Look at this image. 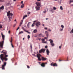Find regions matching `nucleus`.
I'll use <instances>...</instances> for the list:
<instances>
[{"label": "nucleus", "mask_w": 73, "mask_h": 73, "mask_svg": "<svg viewBox=\"0 0 73 73\" xmlns=\"http://www.w3.org/2000/svg\"><path fill=\"white\" fill-rule=\"evenodd\" d=\"M1 53H4L3 54H1L0 55V58L2 60V61H3V60H5V61H7L8 60V59L7 57L8 56L7 54V52L6 51H5V52L3 51V50L1 52Z\"/></svg>", "instance_id": "f257e3e1"}, {"label": "nucleus", "mask_w": 73, "mask_h": 73, "mask_svg": "<svg viewBox=\"0 0 73 73\" xmlns=\"http://www.w3.org/2000/svg\"><path fill=\"white\" fill-rule=\"evenodd\" d=\"M7 16H9L8 18H9V21H11V19L12 18V16H13V14L10 13V11H9L8 12H7Z\"/></svg>", "instance_id": "f03ea898"}, {"label": "nucleus", "mask_w": 73, "mask_h": 73, "mask_svg": "<svg viewBox=\"0 0 73 73\" xmlns=\"http://www.w3.org/2000/svg\"><path fill=\"white\" fill-rule=\"evenodd\" d=\"M40 57H41V55L40 54H37V57L38 58V61H41V59L40 58Z\"/></svg>", "instance_id": "7ed1b4c3"}, {"label": "nucleus", "mask_w": 73, "mask_h": 73, "mask_svg": "<svg viewBox=\"0 0 73 73\" xmlns=\"http://www.w3.org/2000/svg\"><path fill=\"white\" fill-rule=\"evenodd\" d=\"M49 41L50 42V44H51V45L52 46H54V44L53 43V40L51 39H50L49 40Z\"/></svg>", "instance_id": "20e7f679"}, {"label": "nucleus", "mask_w": 73, "mask_h": 73, "mask_svg": "<svg viewBox=\"0 0 73 73\" xmlns=\"http://www.w3.org/2000/svg\"><path fill=\"white\" fill-rule=\"evenodd\" d=\"M7 64V63L6 62H5L3 63V65H2L1 68L2 70H4L5 69V66H6V64Z\"/></svg>", "instance_id": "39448f33"}, {"label": "nucleus", "mask_w": 73, "mask_h": 73, "mask_svg": "<svg viewBox=\"0 0 73 73\" xmlns=\"http://www.w3.org/2000/svg\"><path fill=\"white\" fill-rule=\"evenodd\" d=\"M46 50V49H44L43 48H42L39 51V53H41L42 52H43V53H44Z\"/></svg>", "instance_id": "423d86ee"}, {"label": "nucleus", "mask_w": 73, "mask_h": 73, "mask_svg": "<svg viewBox=\"0 0 73 73\" xmlns=\"http://www.w3.org/2000/svg\"><path fill=\"white\" fill-rule=\"evenodd\" d=\"M35 25L36 27H38V26L40 25H41V23H40V22H39L38 21L36 22V23L35 24Z\"/></svg>", "instance_id": "0eeeda50"}, {"label": "nucleus", "mask_w": 73, "mask_h": 73, "mask_svg": "<svg viewBox=\"0 0 73 73\" xmlns=\"http://www.w3.org/2000/svg\"><path fill=\"white\" fill-rule=\"evenodd\" d=\"M50 65L51 66H57V64L56 63H54L53 64L52 63H51Z\"/></svg>", "instance_id": "6e6552de"}, {"label": "nucleus", "mask_w": 73, "mask_h": 73, "mask_svg": "<svg viewBox=\"0 0 73 73\" xmlns=\"http://www.w3.org/2000/svg\"><path fill=\"white\" fill-rule=\"evenodd\" d=\"M46 53H47V55H49V53H50V52L48 49L46 50Z\"/></svg>", "instance_id": "1a4fd4ad"}, {"label": "nucleus", "mask_w": 73, "mask_h": 73, "mask_svg": "<svg viewBox=\"0 0 73 73\" xmlns=\"http://www.w3.org/2000/svg\"><path fill=\"white\" fill-rule=\"evenodd\" d=\"M45 64L44 63H42L41 64V65L42 67H45Z\"/></svg>", "instance_id": "9d476101"}, {"label": "nucleus", "mask_w": 73, "mask_h": 73, "mask_svg": "<svg viewBox=\"0 0 73 73\" xmlns=\"http://www.w3.org/2000/svg\"><path fill=\"white\" fill-rule=\"evenodd\" d=\"M35 8L36 11H38V10H40V8L38 7H35Z\"/></svg>", "instance_id": "9b49d317"}, {"label": "nucleus", "mask_w": 73, "mask_h": 73, "mask_svg": "<svg viewBox=\"0 0 73 73\" xmlns=\"http://www.w3.org/2000/svg\"><path fill=\"white\" fill-rule=\"evenodd\" d=\"M41 59L42 61H45L46 60V58L44 57H42Z\"/></svg>", "instance_id": "f8f14e48"}, {"label": "nucleus", "mask_w": 73, "mask_h": 73, "mask_svg": "<svg viewBox=\"0 0 73 73\" xmlns=\"http://www.w3.org/2000/svg\"><path fill=\"white\" fill-rule=\"evenodd\" d=\"M36 4L37 6H38V7H40V5H41L40 4V3H39L38 2H36Z\"/></svg>", "instance_id": "ddd939ff"}, {"label": "nucleus", "mask_w": 73, "mask_h": 73, "mask_svg": "<svg viewBox=\"0 0 73 73\" xmlns=\"http://www.w3.org/2000/svg\"><path fill=\"white\" fill-rule=\"evenodd\" d=\"M0 9L1 10H3V9H4V6L3 5L2 6L0 7Z\"/></svg>", "instance_id": "4468645a"}, {"label": "nucleus", "mask_w": 73, "mask_h": 73, "mask_svg": "<svg viewBox=\"0 0 73 73\" xmlns=\"http://www.w3.org/2000/svg\"><path fill=\"white\" fill-rule=\"evenodd\" d=\"M50 11H51L52 13H53V12H54V10H53V9H50Z\"/></svg>", "instance_id": "2eb2a0df"}, {"label": "nucleus", "mask_w": 73, "mask_h": 73, "mask_svg": "<svg viewBox=\"0 0 73 73\" xmlns=\"http://www.w3.org/2000/svg\"><path fill=\"white\" fill-rule=\"evenodd\" d=\"M36 21H34V23L32 25V27H34V26H35V25L34 24H35V22H36Z\"/></svg>", "instance_id": "dca6fc26"}, {"label": "nucleus", "mask_w": 73, "mask_h": 73, "mask_svg": "<svg viewBox=\"0 0 73 73\" xmlns=\"http://www.w3.org/2000/svg\"><path fill=\"white\" fill-rule=\"evenodd\" d=\"M28 16V15H24L23 17V19H24L25 17H27Z\"/></svg>", "instance_id": "f3484780"}, {"label": "nucleus", "mask_w": 73, "mask_h": 73, "mask_svg": "<svg viewBox=\"0 0 73 73\" xmlns=\"http://www.w3.org/2000/svg\"><path fill=\"white\" fill-rule=\"evenodd\" d=\"M33 32L34 33H36L37 32V29H35L34 30Z\"/></svg>", "instance_id": "a211bd4d"}, {"label": "nucleus", "mask_w": 73, "mask_h": 73, "mask_svg": "<svg viewBox=\"0 0 73 73\" xmlns=\"http://www.w3.org/2000/svg\"><path fill=\"white\" fill-rule=\"evenodd\" d=\"M6 6H11V4L10 3H7L6 5Z\"/></svg>", "instance_id": "6ab92c4d"}, {"label": "nucleus", "mask_w": 73, "mask_h": 73, "mask_svg": "<svg viewBox=\"0 0 73 73\" xmlns=\"http://www.w3.org/2000/svg\"><path fill=\"white\" fill-rule=\"evenodd\" d=\"M42 36V34H40L38 35L39 37H41Z\"/></svg>", "instance_id": "aec40b11"}, {"label": "nucleus", "mask_w": 73, "mask_h": 73, "mask_svg": "<svg viewBox=\"0 0 73 73\" xmlns=\"http://www.w3.org/2000/svg\"><path fill=\"white\" fill-rule=\"evenodd\" d=\"M22 29L23 30V31H26V30L24 29V28L23 27H22Z\"/></svg>", "instance_id": "412c9836"}, {"label": "nucleus", "mask_w": 73, "mask_h": 73, "mask_svg": "<svg viewBox=\"0 0 73 73\" xmlns=\"http://www.w3.org/2000/svg\"><path fill=\"white\" fill-rule=\"evenodd\" d=\"M31 24V22H29L27 24V27H29V25Z\"/></svg>", "instance_id": "4be33fe9"}, {"label": "nucleus", "mask_w": 73, "mask_h": 73, "mask_svg": "<svg viewBox=\"0 0 73 73\" xmlns=\"http://www.w3.org/2000/svg\"><path fill=\"white\" fill-rule=\"evenodd\" d=\"M24 4H23L21 6V8H23L24 7Z\"/></svg>", "instance_id": "5701e85b"}, {"label": "nucleus", "mask_w": 73, "mask_h": 73, "mask_svg": "<svg viewBox=\"0 0 73 73\" xmlns=\"http://www.w3.org/2000/svg\"><path fill=\"white\" fill-rule=\"evenodd\" d=\"M60 9L61 10H63V8H62V7L60 6Z\"/></svg>", "instance_id": "b1692460"}, {"label": "nucleus", "mask_w": 73, "mask_h": 73, "mask_svg": "<svg viewBox=\"0 0 73 73\" xmlns=\"http://www.w3.org/2000/svg\"><path fill=\"white\" fill-rule=\"evenodd\" d=\"M60 1H58V4H61V0H60Z\"/></svg>", "instance_id": "393cba45"}, {"label": "nucleus", "mask_w": 73, "mask_h": 73, "mask_svg": "<svg viewBox=\"0 0 73 73\" xmlns=\"http://www.w3.org/2000/svg\"><path fill=\"white\" fill-rule=\"evenodd\" d=\"M23 20H22L21 21V23H20V24H21H21H23Z\"/></svg>", "instance_id": "a878e982"}, {"label": "nucleus", "mask_w": 73, "mask_h": 73, "mask_svg": "<svg viewBox=\"0 0 73 73\" xmlns=\"http://www.w3.org/2000/svg\"><path fill=\"white\" fill-rule=\"evenodd\" d=\"M53 10H56V9H57V8L55 7H53Z\"/></svg>", "instance_id": "bb28decb"}, {"label": "nucleus", "mask_w": 73, "mask_h": 73, "mask_svg": "<svg viewBox=\"0 0 73 73\" xmlns=\"http://www.w3.org/2000/svg\"><path fill=\"white\" fill-rule=\"evenodd\" d=\"M23 32H23V31H21L19 33V34H21V33H23Z\"/></svg>", "instance_id": "cd10ccee"}, {"label": "nucleus", "mask_w": 73, "mask_h": 73, "mask_svg": "<svg viewBox=\"0 0 73 73\" xmlns=\"http://www.w3.org/2000/svg\"><path fill=\"white\" fill-rule=\"evenodd\" d=\"M70 4L71 3H73V0H70Z\"/></svg>", "instance_id": "c85d7f7f"}, {"label": "nucleus", "mask_w": 73, "mask_h": 73, "mask_svg": "<svg viewBox=\"0 0 73 73\" xmlns=\"http://www.w3.org/2000/svg\"><path fill=\"white\" fill-rule=\"evenodd\" d=\"M70 33H73V29H72L71 31L70 32Z\"/></svg>", "instance_id": "c756f323"}, {"label": "nucleus", "mask_w": 73, "mask_h": 73, "mask_svg": "<svg viewBox=\"0 0 73 73\" xmlns=\"http://www.w3.org/2000/svg\"><path fill=\"white\" fill-rule=\"evenodd\" d=\"M61 27L63 29L64 28V25H61Z\"/></svg>", "instance_id": "7c9ffc66"}, {"label": "nucleus", "mask_w": 73, "mask_h": 73, "mask_svg": "<svg viewBox=\"0 0 73 73\" xmlns=\"http://www.w3.org/2000/svg\"><path fill=\"white\" fill-rule=\"evenodd\" d=\"M63 31V29L62 28V29H60V31Z\"/></svg>", "instance_id": "2f4dec72"}, {"label": "nucleus", "mask_w": 73, "mask_h": 73, "mask_svg": "<svg viewBox=\"0 0 73 73\" xmlns=\"http://www.w3.org/2000/svg\"><path fill=\"white\" fill-rule=\"evenodd\" d=\"M2 25L1 24H0V28H1V29L2 28Z\"/></svg>", "instance_id": "473e14b6"}, {"label": "nucleus", "mask_w": 73, "mask_h": 73, "mask_svg": "<svg viewBox=\"0 0 73 73\" xmlns=\"http://www.w3.org/2000/svg\"><path fill=\"white\" fill-rule=\"evenodd\" d=\"M46 34V36H47V37H48V36H49V34H48V33L45 34Z\"/></svg>", "instance_id": "72a5a7b5"}, {"label": "nucleus", "mask_w": 73, "mask_h": 73, "mask_svg": "<svg viewBox=\"0 0 73 73\" xmlns=\"http://www.w3.org/2000/svg\"><path fill=\"white\" fill-rule=\"evenodd\" d=\"M28 39L30 38V36H29V35H28Z\"/></svg>", "instance_id": "f704fd0d"}, {"label": "nucleus", "mask_w": 73, "mask_h": 73, "mask_svg": "<svg viewBox=\"0 0 73 73\" xmlns=\"http://www.w3.org/2000/svg\"><path fill=\"white\" fill-rule=\"evenodd\" d=\"M48 31H49V32H51V30H50V29H48Z\"/></svg>", "instance_id": "c9c22d12"}, {"label": "nucleus", "mask_w": 73, "mask_h": 73, "mask_svg": "<svg viewBox=\"0 0 73 73\" xmlns=\"http://www.w3.org/2000/svg\"><path fill=\"white\" fill-rule=\"evenodd\" d=\"M8 33L9 34H10V33H11V31L10 30H9L8 32Z\"/></svg>", "instance_id": "e433bc0d"}, {"label": "nucleus", "mask_w": 73, "mask_h": 73, "mask_svg": "<svg viewBox=\"0 0 73 73\" xmlns=\"http://www.w3.org/2000/svg\"><path fill=\"white\" fill-rule=\"evenodd\" d=\"M42 41H45V39H42Z\"/></svg>", "instance_id": "4c0bfd02"}, {"label": "nucleus", "mask_w": 73, "mask_h": 73, "mask_svg": "<svg viewBox=\"0 0 73 73\" xmlns=\"http://www.w3.org/2000/svg\"><path fill=\"white\" fill-rule=\"evenodd\" d=\"M61 46H62V45L61 44L60 46H59V49H61Z\"/></svg>", "instance_id": "58836bf2"}, {"label": "nucleus", "mask_w": 73, "mask_h": 73, "mask_svg": "<svg viewBox=\"0 0 73 73\" xmlns=\"http://www.w3.org/2000/svg\"><path fill=\"white\" fill-rule=\"evenodd\" d=\"M46 33H48V32L47 31H45V34H46Z\"/></svg>", "instance_id": "ea45409f"}, {"label": "nucleus", "mask_w": 73, "mask_h": 73, "mask_svg": "<svg viewBox=\"0 0 73 73\" xmlns=\"http://www.w3.org/2000/svg\"><path fill=\"white\" fill-rule=\"evenodd\" d=\"M11 45L12 48H14V47L13 46V44H12V43H11Z\"/></svg>", "instance_id": "a19ab883"}, {"label": "nucleus", "mask_w": 73, "mask_h": 73, "mask_svg": "<svg viewBox=\"0 0 73 73\" xmlns=\"http://www.w3.org/2000/svg\"><path fill=\"white\" fill-rule=\"evenodd\" d=\"M46 12V11L45 10L43 11V13H45Z\"/></svg>", "instance_id": "79ce46f5"}, {"label": "nucleus", "mask_w": 73, "mask_h": 73, "mask_svg": "<svg viewBox=\"0 0 73 73\" xmlns=\"http://www.w3.org/2000/svg\"><path fill=\"white\" fill-rule=\"evenodd\" d=\"M48 38V37L47 36V37H45L44 38H45V39H47V38Z\"/></svg>", "instance_id": "37998d69"}, {"label": "nucleus", "mask_w": 73, "mask_h": 73, "mask_svg": "<svg viewBox=\"0 0 73 73\" xmlns=\"http://www.w3.org/2000/svg\"><path fill=\"white\" fill-rule=\"evenodd\" d=\"M16 25V24H15L13 26V27H15V26Z\"/></svg>", "instance_id": "c03bdc74"}, {"label": "nucleus", "mask_w": 73, "mask_h": 73, "mask_svg": "<svg viewBox=\"0 0 73 73\" xmlns=\"http://www.w3.org/2000/svg\"><path fill=\"white\" fill-rule=\"evenodd\" d=\"M38 40H39V41H40V40H41V38H38Z\"/></svg>", "instance_id": "a18cd8bd"}, {"label": "nucleus", "mask_w": 73, "mask_h": 73, "mask_svg": "<svg viewBox=\"0 0 73 73\" xmlns=\"http://www.w3.org/2000/svg\"><path fill=\"white\" fill-rule=\"evenodd\" d=\"M45 48H48V46H45Z\"/></svg>", "instance_id": "49530a36"}, {"label": "nucleus", "mask_w": 73, "mask_h": 73, "mask_svg": "<svg viewBox=\"0 0 73 73\" xmlns=\"http://www.w3.org/2000/svg\"><path fill=\"white\" fill-rule=\"evenodd\" d=\"M30 68L29 66H27V68H28V69H29Z\"/></svg>", "instance_id": "de8ad7c7"}, {"label": "nucleus", "mask_w": 73, "mask_h": 73, "mask_svg": "<svg viewBox=\"0 0 73 73\" xmlns=\"http://www.w3.org/2000/svg\"><path fill=\"white\" fill-rule=\"evenodd\" d=\"M30 12L28 13H27V15H29V14H30Z\"/></svg>", "instance_id": "09e8293b"}, {"label": "nucleus", "mask_w": 73, "mask_h": 73, "mask_svg": "<svg viewBox=\"0 0 73 73\" xmlns=\"http://www.w3.org/2000/svg\"><path fill=\"white\" fill-rule=\"evenodd\" d=\"M44 29H45L46 30V29H47V28L45 27V28H44Z\"/></svg>", "instance_id": "8fccbe9b"}, {"label": "nucleus", "mask_w": 73, "mask_h": 73, "mask_svg": "<svg viewBox=\"0 0 73 73\" xmlns=\"http://www.w3.org/2000/svg\"><path fill=\"white\" fill-rule=\"evenodd\" d=\"M19 27H18V28L17 29V31H18V30H19Z\"/></svg>", "instance_id": "3c124183"}, {"label": "nucleus", "mask_w": 73, "mask_h": 73, "mask_svg": "<svg viewBox=\"0 0 73 73\" xmlns=\"http://www.w3.org/2000/svg\"><path fill=\"white\" fill-rule=\"evenodd\" d=\"M43 42V43L45 44V43H46V42L45 41V42Z\"/></svg>", "instance_id": "603ef678"}, {"label": "nucleus", "mask_w": 73, "mask_h": 73, "mask_svg": "<svg viewBox=\"0 0 73 73\" xmlns=\"http://www.w3.org/2000/svg\"><path fill=\"white\" fill-rule=\"evenodd\" d=\"M23 1H22L21 2V4H23Z\"/></svg>", "instance_id": "864d4df0"}, {"label": "nucleus", "mask_w": 73, "mask_h": 73, "mask_svg": "<svg viewBox=\"0 0 73 73\" xmlns=\"http://www.w3.org/2000/svg\"><path fill=\"white\" fill-rule=\"evenodd\" d=\"M31 49H32V44H31Z\"/></svg>", "instance_id": "5fc2aeb1"}, {"label": "nucleus", "mask_w": 73, "mask_h": 73, "mask_svg": "<svg viewBox=\"0 0 73 73\" xmlns=\"http://www.w3.org/2000/svg\"><path fill=\"white\" fill-rule=\"evenodd\" d=\"M42 26H43V27L44 26V25L43 24H42Z\"/></svg>", "instance_id": "6e6d98bb"}, {"label": "nucleus", "mask_w": 73, "mask_h": 73, "mask_svg": "<svg viewBox=\"0 0 73 73\" xmlns=\"http://www.w3.org/2000/svg\"><path fill=\"white\" fill-rule=\"evenodd\" d=\"M25 31L26 32H27V33H29V32H28V31Z\"/></svg>", "instance_id": "4d7b16f0"}, {"label": "nucleus", "mask_w": 73, "mask_h": 73, "mask_svg": "<svg viewBox=\"0 0 73 73\" xmlns=\"http://www.w3.org/2000/svg\"><path fill=\"white\" fill-rule=\"evenodd\" d=\"M12 39H11V43H12Z\"/></svg>", "instance_id": "13d9d810"}, {"label": "nucleus", "mask_w": 73, "mask_h": 73, "mask_svg": "<svg viewBox=\"0 0 73 73\" xmlns=\"http://www.w3.org/2000/svg\"><path fill=\"white\" fill-rule=\"evenodd\" d=\"M5 19H6V20H6V21H7V18H5Z\"/></svg>", "instance_id": "bf43d9fd"}, {"label": "nucleus", "mask_w": 73, "mask_h": 73, "mask_svg": "<svg viewBox=\"0 0 73 73\" xmlns=\"http://www.w3.org/2000/svg\"><path fill=\"white\" fill-rule=\"evenodd\" d=\"M2 1H2V0H0V2H2Z\"/></svg>", "instance_id": "052dcab7"}, {"label": "nucleus", "mask_w": 73, "mask_h": 73, "mask_svg": "<svg viewBox=\"0 0 73 73\" xmlns=\"http://www.w3.org/2000/svg\"><path fill=\"white\" fill-rule=\"evenodd\" d=\"M33 56H35V57H36V56H35V54H33Z\"/></svg>", "instance_id": "680f3d73"}, {"label": "nucleus", "mask_w": 73, "mask_h": 73, "mask_svg": "<svg viewBox=\"0 0 73 73\" xmlns=\"http://www.w3.org/2000/svg\"><path fill=\"white\" fill-rule=\"evenodd\" d=\"M14 21H16V19H15V20H14Z\"/></svg>", "instance_id": "e2e57ef3"}, {"label": "nucleus", "mask_w": 73, "mask_h": 73, "mask_svg": "<svg viewBox=\"0 0 73 73\" xmlns=\"http://www.w3.org/2000/svg\"><path fill=\"white\" fill-rule=\"evenodd\" d=\"M37 1H40V0H37Z\"/></svg>", "instance_id": "0e129e2a"}, {"label": "nucleus", "mask_w": 73, "mask_h": 73, "mask_svg": "<svg viewBox=\"0 0 73 73\" xmlns=\"http://www.w3.org/2000/svg\"><path fill=\"white\" fill-rule=\"evenodd\" d=\"M1 61H0V64H1Z\"/></svg>", "instance_id": "69168bd1"}, {"label": "nucleus", "mask_w": 73, "mask_h": 73, "mask_svg": "<svg viewBox=\"0 0 73 73\" xmlns=\"http://www.w3.org/2000/svg\"><path fill=\"white\" fill-rule=\"evenodd\" d=\"M48 18H46V20H48Z\"/></svg>", "instance_id": "338daca9"}, {"label": "nucleus", "mask_w": 73, "mask_h": 73, "mask_svg": "<svg viewBox=\"0 0 73 73\" xmlns=\"http://www.w3.org/2000/svg\"><path fill=\"white\" fill-rule=\"evenodd\" d=\"M61 61V60H59V61Z\"/></svg>", "instance_id": "774afa93"}]
</instances>
